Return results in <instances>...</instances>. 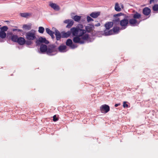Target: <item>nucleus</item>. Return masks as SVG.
<instances>
[{
	"label": "nucleus",
	"instance_id": "21",
	"mask_svg": "<svg viewBox=\"0 0 158 158\" xmlns=\"http://www.w3.org/2000/svg\"><path fill=\"white\" fill-rule=\"evenodd\" d=\"M50 6L54 10H59V6L56 4L53 3H50Z\"/></svg>",
	"mask_w": 158,
	"mask_h": 158
},
{
	"label": "nucleus",
	"instance_id": "17",
	"mask_svg": "<svg viewBox=\"0 0 158 158\" xmlns=\"http://www.w3.org/2000/svg\"><path fill=\"white\" fill-rule=\"evenodd\" d=\"M46 32L51 37L52 39L55 38V36L54 35V32H53L51 30H50L48 28H46Z\"/></svg>",
	"mask_w": 158,
	"mask_h": 158
},
{
	"label": "nucleus",
	"instance_id": "3",
	"mask_svg": "<svg viewBox=\"0 0 158 158\" xmlns=\"http://www.w3.org/2000/svg\"><path fill=\"white\" fill-rule=\"evenodd\" d=\"M128 23V20L125 18L120 20L119 24L122 27V29H124L127 28Z\"/></svg>",
	"mask_w": 158,
	"mask_h": 158
},
{
	"label": "nucleus",
	"instance_id": "14",
	"mask_svg": "<svg viewBox=\"0 0 158 158\" xmlns=\"http://www.w3.org/2000/svg\"><path fill=\"white\" fill-rule=\"evenodd\" d=\"M47 46L46 45L43 44H41V45L40 50L41 52L44 53L46 52H47Z\"/></svg>",
	"mask_w": 158,
	"mask_h": 158
},
{
	"label": "nucleus",
	"instance_id": "1",
	"mask_svg": "<svg viewBox=\"0 0 158 158\" xmlns=\"http://www.w3.org/2000/svg\"><path fill=\"white\" fill-rule=\"evenodd\" d=\"M83 27V25L79 24L78 27H73L71 29L73 35L75 36L73 39L74 43L82 44L89 39V35L86 33L85 30L82 29Z\"/></svg>",
	"mask_w": 158,
	"mask_h": 158
},
{
	"label": "nucleus",
	"instance_id": "6",
	"mask_svg": "<svg viewBox=\"0 0 158 158\" xmlns=\"http://www.w3.org/2000/svg\"><path fill=\"white\" fill-rule=\"evenodd\" d=\"M57 49L56 48V46L54 45H52L49 46L48 48L47 51V54L49 55H52L51 54L53 52H56Z\"/></svg>",
	"mask_w": 158,
	"mask_h": 158
},
{
	"label": "nucleus",
	"instance_id": "28",
	"mask_svg": "<svg viewBox=\"0 0 158 158\" xmlns=\"http://www.w3.org/2000/svg\"><path fill=\"white\" fill-rule=\"evenodd\" d=\"M72 40L70 39L67 40L66 43V45L69 47L72 46Z\"/></svg>",
	"mask_w": 158,
	"mask_h": 158
},
{
	"label": "nucleus",
	"instance_id": "36",
	"mask_svg": "<svg viewBox=\"0 0 158 158\" xmlns=\"http://www.w3.org/2000/svg\"><path fill=\"white\" fill-rule=\"evenodd\" d=\"M123 106L124 108L126 107L128 108V104H126V102H123Z\"/></svg>",
	"mask_w": 158,
	"mask_h": 158
},
{
	"label": "nucleus",
	"instance_id": "27",
	"mask_svg": "<svg viewBox=\"0 0 158 158\" xmlns=\"http://www.w3.org/2000/svg\"><path fill=\"white\" fill-rule=\"evenodd\" d=\"M18 36L16 35H13L11 37V40L15 42H17L18 39Z\"/></svg>",
	"mask_w": 158,
	"mask_h": 158
},
{
	"label": "nucleus",
	"instance_id": "30",
	"mask_svg": "<svg viewBox=\"0 0 158 158\" xmlns=\"http://www.w3.org/2000/svg\"><path fill=\"white\" fill-rule=\"evenodd\" d=\"M8 29V28L6 26H4L1 28H0V30L2 32H5Z\"/></svg>",
	"mask_w": 158,
	"mask_h": 158
},
{
	"label": "nucleus",
	"instance_id": "23",
	"mask_svg": "<svg viewBox=\"0 0 158 158\" xmlns=\"http://www.w3.org/2000/svg\"><path fill=\"white\" fill-rule=\"evenodd\" d=\"M20 15L22 17L27 18L28 16H31V14L28 13H21Z\"/></svg>",
	"mask_w": 158,
	"mask_h": 158
},
{
	"label": "nucleus",
	"instance_id": "11",
	"mask_svg": "<svg viewBox=\"0 0 158 158\" xmlns=\"http://www.w3.org/2000/svg\"><path fill=\"white\" fill-rule=\"evenodd\" d=\"M151 10L150 8L148 7L144 8L142 10L143 14L145 16H148L150 14Z\"/></svg>",
	"mask_w": 158,
	"mask_h": 158
},
{
	"label": "nucleus",
	"instance_id": "8",
	"mask_svg": "<svg viewBox=\"0 0 158 158\" xmlns=\"http://www.w3.org/2000/svg\"><path fill=\"white\" fill-rule=\"evenodd\" d=\"M128 21L129 23L132 26H135L138 25L139 23V22H138L136 19L134 18L130 19Z\"/></svg>",
	"mask_w": 158,
	"mask_h": 158
},
{
	"label": "nucleus",
	"instance_id": "18",
	"mask_svg": "<svg viewBox=\"0 0 158 158\" xmlns=\"http://www.w3.org/2000/svg\"><path fill=\"white\" fill-rule=\"evenodd\" d=\"M72 33L71 31H68L66 32H62L61 35V37L62 38H67L69 37Z\"/></svg>",
	"mask_w": 158,
	"mask_h": 158
},
{
	"label": "nucleus",
	"instance_id": "40",
	"mask_svg": "<svg viewBox=\"0 0 158 158\" xmlns=\"http://www.w3.org/2000/svg\"><path fill=\"white\" fill-rule=\"evenodd\" d=\"M100 24L99 23H98L97 24H95V26L96 27H98L100 26Z\"/></svg>",
	"mask_w": 158,
	"mask_h": 158
},
{
	"label": "nucleus",
	"instance_id": "42",
	"mask_svg": "<svg viewBox=\"0 0 158 158\" xmlns=\"http://www.w3.org/2000/svg\"><path fill=\"white\" fill-rule=\"evenodd\" d=\"M154 0H150V3L151 4L152 2H153Z\"/></svg>",
	"mask_w": 158,
	"mask_h": 158
},
{
	"label": "nucleus",
	"instance_id": "34",
	"mask_svg": "<svg viewBox=\"0 0 158 158\" xmlns=\"http://www.w3.org/2000/svg\"><path fill=\"white\" fill-rule=\"evenodd\" d=\"M87 21L89 23L91 21H94L93 19L91 18L90 16H88L86 18Z\"/></svg>",
	"mask_w": 158,
	"mask_h": 158
},
{
	"label": "nucleus",
	"instance_id": "16",
	"mask_svg": "<svg viewBox=\"0 0 158 158\" xmlns=\"http://www.w3.org/2000/svg\"><path fill=\"white\" fill-rule=\"evenodd\" d=\"M100 14V12H94L90 14V16L94 18H97Z\"/></svg>",
	"mask_w": 158,
	"mask_h": 158
},
{
	"label": "nucleus",
	"instance_id": "4",
	"mask_svg": "<svg viewBox=\"0 0 158 158\" xmlns=\"http://www.w3.org/2000/svg\"><path fill=\"white\" fill-rule=\"evenodd\" d=\"M123 15V14L121 13L114 15L113 16L114 18L113 19L112 22L113 23H114L116 24H119L120 21V19L118 17L122 16Z\"/></svg>",
	"mask_w": 158,
	"mask_h": 158
},
{
	"label": "nucleus",
	"instance_id": "9",
	"mask_svg": "<svg viewBox=\"0 0 158 158\" xmlns=\"http://www.w3.org/2000/svg\"><path fill=\"white\" fill-rule=\"evenodd\" d=\"M64 23H67L66 26L67 28H70L73 24L74 21L71 19H67L64 21Z\"/></svg>",
	"mask_w": 158,
	"mask_h": 158
},
{
	"label": "nucleus",
	"instance_id": "24",
	"mask_svg": "<svg viewBox=\"0 0 158 158\" xmlns=\"http://www.w3.org/2000/svg\"><path fill=\"white\" fill-rule=\"evenodd\" d=\"M112 29L114 33H117L119 32L120 28L118 27H114Z\"/></svg>",
	"mask_w": 158,
	"mask_h": 158
},
{
	"label": "nucleus",
	"instance_id": "13",
	"mask_svg": "<svg viewBox=\"0 0 158 158\" xmlns=\"http://www.w3.org/2000/svg\"><path fill=\"white\" fill-rule=\"evenodd\" d=\"M26 42L24 38L22 37H20L18 38L17 42L20 45H23Z\"/></svg>",
	"mask_w": 158,
	"mask_h": 158
},
{
	"label": "nucleus",
	"instance_id": "15",
	"mask_svg": "<svg viewBox=\"0 0 158 158\" xmlns=\"http://www.w3.org/2000/svg\"><path fill=\"white\" fill-rule=\"evenodd\" d=\"M113 25V23L112 22H108L105 24V27L107 30H109Z\"/></svg>",
	"mask_w": 158,
	"mask_h": 158
},
{
	"label": "nucleus",
	"instance_id": "5",
	"mask_svg": "<svg viewBox=\"0 0 158 158\" xmlns=\"http://www.w3.org/2000/svg\"><path fill=\"white\" fill-rule=\"evenodd\" d=\"M41 43H44L46 44H48L49 42L46 38L40 37L36 41V45L37 46H39L40 45Z\"/></svg>",
	"mask_w": 158,
	"mask_h": 158
},
{
	"label": "nucleus",
	"instance_id": "10",
	"mask_svg": "<svg viewBox=\"0 0 158 158\" xmlns=\"http://www.w3.org/2000/svg\"><path fill=\"white\" fill-rule=\"evenodd\" d=\"M52 30H55V34L56 40H60L61 37V34L59 31L55 28H52Z\"/></svg>",
	"mask_w": 158,
	"mask_h": 158
},
{
	"label": "nucleus",
	"instance_id": "25",
	"mask_svg": "<svg viewBox=\"0 0 158 158\" xmlns=\"http://www.w3.org/2000/svg\"><path fill=\"white\" fill-rule=\"evenodd\" d=\"M114 9L116 11H120L121 10V9L120 7L119 4L118 3H116L115 4Z\"/></svg>",
	"mask_w": 158,
	"mask_h": 158
},
{
	"label": "nucleus",
	"instance_id": "29",
	"mask_svg": "<svg viewBox=\"0 0 158 158\" xmlns=\"http://www.w3.org/2000/svg\"><path fill=\"white\" fill-rule=\"evenodd\" d=\"M6 34L5 32L0 31V37L2 38H5L6 37Z\"/></svg>",
	"mask_w": 158,
	"mask_h": 158
},
{
	"label": "nucleus",
	"instance_id": "35",
	"mask_svg": "<svg viewBox=\"0 0 158 158\" xmlns=\"http://www.w3.org/2000/svg\"><path fill=\"white\" fill-rule=\"evenodd\" d=\"M31 40H27L26 41L25 44H26L28 45H30L32 44V42L31 41Z\"/></svg>",
	"mask_w": 158,
	"mask_h": 158
},
{
	"label": "nucleus",
	"instance_id": "38",
	"mask_svg": "<svg viewBox=\"0 0 158 158\" xmlns=\"http://www.w3.org/2000/svg\"><path fill=\"white\" fill-rule=\"evenodd\" d=\"M13 31H17L18 32H23V30L19 29H13Z\"/></svg>",
	"mask_w": 158,
	"mask_h": 158
},
{
	"label": "nucleus",
	"instance_id": "39",
	"mask_svg": "<svg viewBox=\"0 0 158 158\" xmlns=\"http://www.w3.org/2000/svg\"><path fill=\"white\" fill-rule=\"evenodd\" d=\"M70 47H71L72 48H74L76 47L75 45L73 44H72V46Z\"/></svg>",
	"mask_w": 158,
	"mask_h": 158
},
{
	"label": "nucleus",
	"instance_id": "31",
	"mask_svg": "<svg viewBox=\"0 0 158 158\" xmlns=\"http://www.w3.org/2000/svg\"><path fill=\"white\" fill-rule=\"evenodd\" d=\"M44 31V28L42 27H40L39 28L38 31L40 33H43Z\"/></svg>",
	"mask_w": 158,
	"mask_h": 158
},
{
	"label": "nucleus",
	"instance_id": "37",
	"mask_svg": "<svg viewBox=\"0 0 158 158\" xmlns=\"http://www.w3.org/2000/svg\"><path fill=\"white\" fill-rule=\"evenodd\" d=\"M53 120L54 122H56V121H57V120H58V118L57 117H56V115H54L53 116Z\"/></svg>",
	"mask_w": 158,
	"mask_h": 158
},
{
	"label": "nucleus",
	"instance_id": "19",
	"mask_svg": "<svg viewBox=\"0 0 158 158\" xmlns=\"http://www.w3.org/2000/svg\"><path fill=\"white\" fill-rule=\"evenodd\" d=\"M66 48V46L65 45H61L58 48V49L60 52H65V50Z\"/></svg>",
	"mask_w": 158,
	"mask_h": 158
},
{
	"label": "nucleus",
	"instance_id": "41",
	"mask_svg": "<svg viewBox=\"0 0 158 158\" xmlns=\"http://www.w3.org/2000/svg\"><path fill=\"white\" fill-rule=\"evenodd\" d=\"M120 104H116L115 105H114V106L115 107H116L120 105Z\"/></svg>",
	"mask_w": 158,
	"mask_h": 158
},
{
	"label": "nucleus",
	"instance_id": "32",
	"mask_svg": "<svg viewBox=\"0 0 158 158\" xmlns=\"http://www.w3.org/2000/svg\"><path fill=\"white\" fill-rule=\"evenodd\" d=\"M23 28L28 30H29L31 29V26L27 25H24L23 26Z\"/></svg>",
	"mask_w": 158,
	"mask_h": 158
},
{
	"label": "nucleus",
	"instance_id": "7",
	"mask_svg": "<svg viewBox=\"0 0 158 158\" xmlns=\"http://www.w3.org/2000/svg\"><path fill=\"white\" fill-rule=\"evenodd\" d=\"M100 110L101 112L106 113L110 110L109 106L106 104L102 106L100 108Z\"/></svg>",
	"mask_w": 158,
	"mask_h": 158
},
{
	"label": "nucleus",
	"instance_id": "12",
	"mask_svg": "<svg viewBox=\"0 0 158 158\" xmlns=\"http://www.w3.org/2000/svg\"><path fill=\"white\" fill-rule=\"evenodd\" d=\"M94 28V26L92 24H89L88 26H86L85 27V31L86 32H90L92 31Z\"/></svg>",
	"mask_w": 158,
	"mask_h": 158
},
{
	"label": "nucleus",
	"instance_id": "26",
	"mask_svg": "<svg viewBox=\"0 0 158 158\" xmlns=\"http://www.w3.org/2000/svg\"><path fill=\"white\" fill-rule=\"evenodd\" d=\"M113 33L112 29L108 31H104V34L106 35H112Z\"/></svg>",
	"mask_w": 158,
	"mask_h": 158
},
{
	"label": "nucleus",
	"instance_id": "22",
	"mask_svg": "<svg viewBox=\"0 0 158 158\" xmlns=\"http://www.w3.org/2000/svg\"><path fill=\"white\" fill-rule=\"evenodd\" d=\"M133 18L135 19H138L141 18V15L136 12L135 14L133 15Z\"/></svg>",
	"mask_w": 158,
	"mask_h": 158
},
{
	"label": "nucleus",
	"instance_id": "20",
	"mask_svg": "<svg viewBox=\"0 0 158 158\" xmlns=\"http://www.w3.org/2000/svg\"><path fill=\"white\" fill-rule=\"evenodd\" d=\"M81 16L76 15L72 17L75 21L76 22H79L81 18Z\"/></svg>",
	"mask_w": 158,
	"mask_h": 158
},
{
	"label": "nucleus",
	"instance_id": "2",
	"mask_svg": "<svg viewBox=\"0 0 158 158\" xmlns=\"http://www.w3.org/2000/svg\"><path fill=\"white\" fill-rule=\"evenodd\" d=\"M36 34L35 31L31 30L26 33V38L29 40H33L36 39Z\"/></svg>",
	"mask_w": 158,
	"mask_h": 158
},
{
	"label": "nucleus",
	"instance_id": "43",
	"mask_svg": "<svg viewBox=\"0 0 158 158\" xmlns=\"http://www.w3.org/2000/svg\"><path fill=\"white\" fill-rule=\"evenodd\" d=\"M1 26V25H0V27Z\"/></svg>",
	"mask_w": 158,
	"mask_h": 158
},
{
	"label": "nucleus",
	"instance_id": "33",
	"mask_svg": "<svg viewBox=\"0 0 158 158\" xmlns=\"http://www.w3.org/2000/svg\"><path fill=\"white\" fill-rule=\"evenodd\" d=\"M153 9L155 11H157L158 10V5L156 4L153 6Z\"/></svg>",
	"mask_w": 158,
	"mask_h": 158
}]
</instances>
